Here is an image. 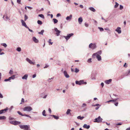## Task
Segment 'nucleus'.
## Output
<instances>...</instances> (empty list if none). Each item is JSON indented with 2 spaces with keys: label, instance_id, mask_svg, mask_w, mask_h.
Here are the masks:
<instances>
[{
  "label": "nucleus",
  "instance_id": "nucleus-1",
  "mask_svg": "<svg viewBox=\"0 0 130 130\" xmlns=\"http://www.w3.org/2000/svg\"><path fill=\"white\" fill-rule=\"evenodd\" d=\"M102 51L100 50L93 54L92 57L93 58H95V57L98 61H101L102 60V58L100 55L102 54Z\"/></svg>",
  "mask_w": 130,
  "mask_h": 130
},
{
  "label": "nucleus",
  "instance_id": "nucleus-2",
  "mask_svg": "<svg viewBox=\"0 0 130 130\" xmlns=\"http://www.w3.org/2000/svg\"><path fill=\"white\" fill-rule=\"evenodd\" d=\"M19 126L21 128L24 130H31L29 125H20Z\"/></svg>",
  "mask_w": 130,
  "mask_h": 130
},
{
  "label": "nucleus",
  "instance_id": "nucleus-3",
  "mask_svg": "<svg viewBox=\"0 0 130 130\" xmlns=\"http://www.w3.org/2000/svg\"><path fill=\"white\" fill-rule=\"evenodd\" d=\"M32 110V108L30 106H26L23 108V110L24 111L29 112Z\"/></svg>",
  "mask_w": 130,
  "mask_h": 130
},
{
  "label": "nucleus",
  "instance_id": "nucleus-4",
  "mask_svg": "<svg viewBox=\"0 0 130 130\" xmlns=\"http://www.w3.org/2000/svg\"><path fill=\"white\" fill-rule=\"evenodd\" d=\"M96 47V44L95 43H90L89 45V48L93 50Z\"/></svg>",
  "mask_w": 130,
  "mask_h": 130
},
{
  "label": "nucleus",
  "instance_id": "nucleus-5",
  "mask_svg": "<svg viewBox=\"0 0 130 130\" xmlns=\"http://www.w3.org/2000/svg\"><path fill=\"white\" fill-rule=\"evenodd\" d=\"M94 120L95 121H94V122L99 123L102 122L103 119L101 118V117L99 116L97 118H95Z\"/></svg>",
  "mask_w": 130,
  "mask_h": 130
},
{
  "label": "nucleus",
  "instance_id": "nucleus-6",
  "mask_svg": "<svg viewBox=\"0 0 130 130\" xmlns=\"http://www.w3.org/2000/svg\"><path fill=\"white\" fill-rule=\"evenodd\" d=\"M26 60L31 64L35 65V62H33L32 61L28 58H26Z\"/></svg>",
  "mask_w": 130,
  "mask_h": 130
},
{
  "label": "nucleus",
  "instance_id": "nucleus-7",
  "mask_svg": "<svg viewBox=\"0 0 130 130\" xmlns=\"http://www.w3.org/2000/svg\"><path fill=\"white\" fill-rule=\"evenodd\" d=\"M73 33H71L67 35V36H63V37L67 40L69 39L71 36L73 35Z\"/></svg>",
  "mask_w": 130,
  "mask_h": 130
},
{
  "label": "nucleus",
  "instance_id": "nucleus-8",
  "mask_svg": "<svg viewBox=\"0 0 130 130\" xmlns=\"http://www.w3.org/2000/svg\"><path fill=\"white\" fill-rule=\"evenodd\" d=\"M54 30L56 32V34L57 36H58L60 35V31L58 30L57 28H54Z\"/></svg>",
  "mask_w": 130,
  "mask_h": 130
},
{
  "label": "nucleus",
  "instance_id": "nucleus-9",
  "mask_svg": "<svg viewBox=\"0 0 130 130\" xmlns=\"http://www.w3.org/2000/svg\"><path fill=\"white\" fill-rule=\"evenodd\" d=\"M83 82L84 80H80L79 81H75L76 84H78L79 85H80L83 84Z\"/></svg>",
  "mask_w": 130,
  "mask_h": 130
},
{
  "label": "nucleus",
  "instance_id": "nucleus-10",
  "mask_svg": "<svg viewBox=\"0 0 130 130\" xmlns=\"http://www.w3.org/2000/svg\"><path fill=\"white\" fill-rule=\"evenodd\" d=\"M3 18L5 20L7 21L8 20H10V19L7 15H4Z\"/></svg>",
  "mask_w": 130,
  "mask_h": 130
},
{
  "label": "nucleus",
  "instance_id": "nucleus-11",
  "mask_svg": "<svg viewBox=\"0 0 130 130\" xmlns=\"http://www.w3.org/2000/svg\"><path fill=\"white\" fill-rule=\"evenodd\" d=\"M72 14H70L69 16H67L66 18V19L68 21H70L72 17Z\"/></svg>",
  "mask_w": 130,
  "mask_h": 130
},
{
  "label": "nucleus",
  "instance_id": "nucleus-12",
  "mask_svg": "<svg viewBox=\"0 0 130 130\" xmlns=\"http://www.w3.org/2000/svg\"><path fill=\"white\" fill-rule=\"evenodd\" d=\"M121 28L119 27H118L115 30V31L117 32L118 34H120L121 33Z\"/></svg>",
  "mask_w": 130,
  "mask_h": 130
},
{
  "label": "nucleus",
  "instance_id": "nucleus-13",
  "mask_svg": "<svg viewBox=\"0 0 130 130\" xmlns=\"http://www.w3.org/2000/svg\"><path fill=\"white\" fill-rule=\"evenodd\" d=\"M63 73L65 76L67 78L69 77V75L68 74L67 71H64L63 72Z\"/></svg>",
  "mask_w": 130,
  "mask_h": 130
},
{
  "label": "nucleus",
  "instance_id": "nucleus-14",
  "mask_svg": "<svg viewBox=\"0 0 130 130\" xmlns=\"http://www.w3.org/2000/svg\"><path fill=\"white\" fill-rule=\"evenodd\" d=\"M28 74H26L24 75V76L22 77V79H25L27 80L28 77Z\"/></svg>",
  "mask_w": 130,
  "mask_h": 130
},
{
  "label": "nucleus",
  "instance_id": "nucleus-15",
  "mask_svg": "<svg viewBox=\"0 0 130 130\" xmlns=\"http://www.w3.org/2000/svg\"><path fill=\"white\" fill-rule=\"evenodd\" d=\"M21 21L22 26H24L25 27H27V26L26 25V23L23 20H21Z\"/></svg>",
  "mask_w": 130,
  "mask_h": 130
},
{
  "label": "nucleus",
  "instance_id": "nucleus-16",
  "mask_svg": "<svg viewBox=\"0 0 130 130\" xmlns=\"http://www.w3.org/2000/svg\"><path fill=\"white\" fill-rule=\"evenodd\" d=\"M8 110L7 108L4 109H2L0 110V114H1L3 113H5L6 112V111Z\"/></svg>",
  "mask_w": 130,
  "mask_h": 130
},
{
  "label": "nucleus",
  "instance_id": "nucleus-17",
  "mask_svg": "<svg viewBox=\"0 0 130 130\" xmlns=\"http://www.w3.org/2000/svg\"><path fill=\"white\" fill-rule=\"evenodd\" d=\"M78 21L79 24H81L83 21V19L81 17H79L78 19Z\"/></svg>",
  "mask_w": 130,
  "mask_h": 130
},
{
  "label": "nucleus",
  "instance_id": "nucleus-18",
  "mask_svg": "<svg viewBox=\"0 0 130 130\" xmlns=\"http://www.w3.org/2000/svg\"><path fill=\"white\" fill-rule=\"evenodd\" d=\"M112 80L111 79H109L108 80H105V82L106 84H108L111 82Z\"/></svg>",
  "mask_w": 130,
  "mask_h": 130
},
{
  "label": "nucleus",
  "instance_id": "nucleus-19",
  "mask_svg": "<svg viewBox=\"0 0 130 130\" xmlns=\"http://www.w3.org/2000/svg\"><path fill=\"white\" fill-rule=\"evenodd\" d=\"M33 40L36 43H38L39 42V40L38 39H37L35 37L32 38Z\"/></svg>",
  "mask_w": 130,
  "mask_h": 130
},
{
  "label": "nucleus",
  "instance_id": "nucleus-20",
  "mask_svg": "<svg viewBox=\"0 0 130 130\" xmlns=\"http://www.w3.org/2000/svg\"><path fill=\"white\" fill-rule=\"evenodd\" d=\"M83 127L84 128L88 129L90 127V126L89 125H87V124H85L83 126Z\"/></svg>",
  "mask_w": 130,
  "mask_h": 130
},
{
  "label": "nucleus",
  "instance_id": "nucleus-21",
  "mask_svg": "<svg viewBox=\"0 0 130 130\" xmlns=\"http://www.w3.org/2000/svg\"><path fill=\"white\" fill-rule=\"evenodd\" d=\"M43 95H45V93H41V94H40L41 97L43 98H44V99L46 98L47 96V95H45L44 96H43Z\"/></svg>",
  "mask_w": 130,
  "mask_h": 130
},
{
  "label": "nucleus",
  "instance_id": "nucleus-22",
  "mask_svg": "<svg viewBox=\"0 0 130 130\" xmlns=\"http://www.w3.org/2000/svg\"><path fill=\"white\" fill-rule=\"evenodd\" d=\"M91 78L92 80H95V75L93 74H92L91 75Z\"/></svg>",
  "mask_w": 130,
  "mask_h": 130
},
{
  "label": "nucleus",
  "instance_id": "nucleus-23",
  "mask_svg": "<svg viewBox=\"0 0 130 130\" xmlns=\"http://www.w3.org/2000/svg\"><path fill=\"white\" fill-rule=\"evenodd\" d=\"M20 123L21 122H20L17 121H14L13 125H16L19 124H20Z\"/></svg>",
  "mask_w": 130,
  "mask_h": 130
},
{
  "label": "nucleus",
  "instance_id": "nucleus-24",
  "mask_svg": "<svg viewBox=\"0 0 130 130\" xmlns=\"http://www.w3.org/2000/svg\"><path fill=\"white\" fill-rule=\"evenodd\" d=\"M89 9L91 11L93 12H95V10L93 7H89Z\"/></svg>",
  "mask_w": 130,
  "mask_h": 130
},
{
  "label": "nucleus",
  "instance_id": "nucleus-25",
  "mask_svg": "<svg viewBox=\"0 0 130 130\" xmlns=\"http://www.w3.org/2000/svg\"><path fill=\"white\" fill-rule=\"evenodd\" d=\"M125 74L126 76H127L130 75V70H128L125 73Z\"/></svg>",
  "mask_w": 130,
  "mask_h": 130
},
{
  "label": "nucleus",
  "instance_id": "nucleus-26",
  "mask_svg": "<svg viewBox=\"0 0 130 130\" xmlns=\"http://www.w3.org/2000/svg\"><path fill=\"white\" fill-rule=\"evenodd\" d=\"M50 116H51L53 117L55 119L57 120L59 118V117H58L57 116H56L54 115H50Z\"/></svg>",
  "mask_w": 130,
  "mask_h": 130
},
{
  "label": "nucleus",
  "instance_id": "nucleus-27",
  "mask_svg": "<svg viewBox=\"0 0 130 130\" xmlns=\"http://www.w3.org/2000/svg\"><path fill=\"white\" fill-rule=\"evenodd\" d=\"M71 111V110L70 109H68L66 112V114L67 115H69V114H71V113L70 112Z\"/></svg>",
  "mask_w": 130,
  "mask_h": 130
},
{
  "label": "nucleus",
  "instance_id": "nucleus-28",
  "mask_svg": "<svg viewBox=\"0 0 130 130\" xmlns=\"http://www.w3.org/2000/svg\"><path fill=\"white\" fill-rule=\"evenodd\" d=\"M53 20L54 24H56L58 22V20L55 19H53Z\"/></svg>",
  "mask_w": 130,
  "mask_h": 130
},
{
  "label": "nucleus",
  "instance_id": "nucleus-29",
  "mask_svg": "<svg viewBox=\"0 0 130 130\" xmlns=\"http://www.w3.org/2000/svg\"><path fill=\"white\" fill-rule=\"evenodd\" d=\"M84 117H81L80 116H78L77 117V118L78 119H79L80 120H82L84 118Z\"/></svg>",
  "mask_w": 130,
  "mask_h": 130
},
{
  "label": "nucleus",
  "instance_id": "nucleus-30",
  "mask_svg": "<svg viewBox=\"0 0 130 130\" xmlns=\"http://www.w3.org/2000/svg\"><path fill=\"white\" fill-rule=\"evenodd\" d=\"M52 41L51 39H49L48 41V43L49 45H52L53 43V42H51V41Z\"/></svg>",
  "mask_w": 130,
  "mask_h": 130
},
{
  "label": "nucleus",
  "instance_id": "nucleus-31",
  "mask_svg": "<svg viewBox=\"0 0 130 130\" xmlns=\"http://www.w3.org/2000/svg\"><path fill=\"white\" fill-rule=\"evenodd\" d=\"M15 75H13L9 77L10 78V80H11V79H14L15 78Z\"/></svg>",
  "mask_w": 130,
  "mask_h": 130
},
{
  "label": "nucleus",
  "instance_id": "nucleus-32",
  "mask_svg": "<svg viewBox=\"0 0 130 130\" xmlns=\"http://www.w3.org/2000/svg\"><path fill=\"white\" fill-rule=\"evenodd\" d=\"M44 31V30H42L40 32H38V33L39 34H40L43 35Z\"/></svg>",
  "mask_w": 130,
  "mask_h": 130
},
{
  "label": "nucleus",
  "instance_id": "nucleus-33",
  "mask_svg": "<svg viewBox=\"0 0 130 130\" xmlns=\"http://www.w3.org/2000/svg\"><path fill=\"white\" fill-rule=\"evenodd\" d=\"M1 45L6 48L7 46V45L5 43H2L1 44Z\"/></svg>",
  "mask_w": 130,
  "mask_h": 130
},
{
  "label": "nucleus",
  "instance_id": "nucleus-34",
  "mask_svg": "<svg viewBox=\"0 0 130 130\" xmlns=\"http://www.w3.org/2000/svg\"><path fill=\"white\" fill-rule=\"evenodd\" d=\"M16 50L19 52H20L21 51V48L20 47H18L16 49Z\"/></svg>",
  "mask_w": 130,
  "mask_h": 130
},
{
  "label": "nucleus",
  "instance_id": "nucleus-35",
  "mask_svg": "<svg viewBox=\"0 0 130 130\" xmlns=\"http://www.w3.org/2000/svg\"><path fill=\"white\" fill-rule=\"evenodd\" d=\"M39 25H42V22L40 20H38L37 21Z\"/></svg>",
  "mask_w": 130,
  "mask_h": 130
},
{
  "label": "nucleus",
  "instance_id": "nucleus-36",
  "mask_svg": "<svg viewBox=\"0 0 130 130\" xmlns=\"http://www.w3.org/2000/svg\"><path fill=\"white\" fill-rule=\"evenodd\" d=\"M45 110H44L42 112V114L43 116H46V115L45 114Z\"/></svg>",
  "mask_w": 130,
  "mask_h": 130
},
{
  "label": "nucleus",
  "instance_id": "nucleus-37",
  "mask_svg": "<svg viewBox=\"0 0 130 130\" xmlns=\"http://www.w3.org/2000/svg\"><path fill=\"white\" fill-rule=\"evenodd\" d=\"M38 16L43 19H44V15L42 14H39L38 15Z\"/></svg>",
  "mask_w": 130,
  "mask_h": 130
},
{
  "label": "nucleus",
  "instance_id": "nucleus-38",
  "mask_svg": "<svg viewBox=\"0 0 130 130\" xmlns=\"http://www.w3.org/2000/svg\"><path fill=\"white\" fill-rule=\"evenodd\" d=\"M6 118L5 116H0V120L5 119Z\"/></svg>",
  "mask_w": 130,
  "mask_h": 130
},
{
  "label": "nucleus",
  "instance_id": "nucleus-39",
  "mask_svg": "<svg viewBox=\"0 0 130 130\" xmlns=\"http://www.w3.org/2000/svg\"><path fill=\"white\" fill-rule=\"evenodd\" d=\"M116 4L115 5L114 7L115 8H117L119 6V4H118L117 2H115Z\"/></svg>",
  "mask_w": 130,
  "mask_h": 130
},
{
  "label": "nucleus",
  "instance_id": "nucleus-40",
  "mask_svg": "<svg viewBox=\"0 0 130 130\" xmlns=\"http://www.w3.org/2000/svg\"><path fill=\"white\" fill-rule=\"evenodd\" d=\"M28 18V17L27 15H26V14L25 15L24 17V21H26V20Z\"/></svg>",
  "mask_w": 130,
  "mask_h": 130
},
{
  "label": "nucleus",
  "instance_id": "nucleus-41",
  "mask_svg": "<svg viewBox=\"0 0 130 130\" xmlns=\"http://www.w3.org/2000/svg\"><path fill=\"white\" fill-rule=\"evenodd\" d=\"M91 60L92 59L91 58H90L88 59L87 60V62L89 63H91L92 62Z\"/></svg>",
  "mask_w": 130,
  "mask_h": 130
},
{
  "label": "nucleus",
  "instance_id": "nucleus-42",
  "mask_svg": "<svg viewBox=\"0 0 130 130\" xmlns=\"http://www.w3.org/2000/svg\"><path fill=\"white\" fill-rule=\"evenodd\" d=\"M98 28L99 29L100 31H102L104 30V29L103 28L99 27Z\"/></svg>",
  "mask_w": 130,
  "mask_h": 130
},
{
  "label": "nucleus",
  "instance_id": "nucleus-43",
  "mask_svg": "<svg viewBox=\"0 0 130 130\" xmlns=\"http://www.w3.org/2000/svg\"><path fill=\"white\" fill-rule=\"evenodd\" d=\"M18 113L20 115H21L22 116H24V115L21 112H20L19 111H17Z\"/></svg>",
  "mask_w": 130,
  "mask_h": 130
},
{
  "label": "nucleus",
  "instance_id": "nucleus-44",
  "mask_svg": "<svg viewBox=\"0 0 130 130\" xmlns=\"http://www.w3.org/2000/svg\"><path fill=\"white\" fill-rule=\"evenodd\" d=\"M75 72L76 73L78 72L79 71V70L77 68H75Z\"/></svg>",
  "mask_w": 130,
  "mask_h": 130
},
{
  "label": "nucleus",
  "instance_id": "nucleus-45",
  "mask_svg": "<svg viewBox=\"0 0 130 130\" xmlns=\"http://www.w3.org/2000/svg\"><path fill=\"white\" fill-rule=\"evenodd\" d=\"M10 79L9 77L8 79H6L4 80V81L5 82H7L8 81H9L10 82Z\"/></svg>",
  "mask_w": 130,
  "mask_h": 130
},
{
  "label": "nucleus",
  "instance_id": "nucleus-46",
  "mask_svg": "<svg viewBox=\"0 0 130 130\" xmlns=\"http://www.w3.org/2000/svg\"><path fill=\"white\" fill-rule=\"evenodd\" d=\"M9 73L10 74H13V71L12 70H10L9 72Z\"/></svg>",
  "mask_w": 130,
  "mask_h": 130
},
{
  "label": "nucleus",
  "instance_id": "nucleus-47",
  "mask_svg": "<svg viewBox=\"0 0 130 130\" xmlns=\"http://www.w3.org/2000/svg\"><path fill=\"white\" fill-rule=\"evenodd\" d=\"M120 10H122L123 8V7L122 6L120 5Z\"/></svg>",
  "mask_w": 130,
  "mask_h": 130
},
{
  "label": "nucleus",
  "instance_id": "nucleus-48",
  "mask_svg": "<svg viewBox=\"0 0 130 130\" xmlns=\"http://www.w3.org/2000/svg\"><path fill=\"white\" fill-rule=\"evenodd\" d=\"M49 67V65L47 64H45V66L44 67V68H48Z\"/></svg>",
  "mask_w": 130,
  "mask_h": 130
},
{
  "label": "nucleus",
  "instance_id": "nucleus-49",
  "mask_svg": "<svg viewBox=\"0 0 130 130\" xmlns=\"http://www.w3.org/2000/svg\"><path fill=\"white\" fill-rule=\"evenodd\" d=\"M24 116H26L27 117H29L30 118H31V117L30 116H29V115H26V114H25L24 115Z\"/></svg>",
  "mask_w": 130,
  "mask_h": 130
},
{
  "label": "nucleus",
  "instance_id": "nucleus-50",
  "mask_svg": "<svg viewBox=\"0 0 130 130\" xmlns=\"http://www.w3.org/2000/svg\"><path fill=\"white\" fill-rule=\"evenodd\" d=\"M21 0H17V2L19 4H20Z\"/></svg>",
  "mask_w": 130,
  "mask_h": 130
},
{
  "label": "nucleus",
  "instance_id": "nucleus-51",
  "mask_svg": "<svg viewBox=\"0 0 130 130\" xmlns=\"http://www.w3.org/2000/svg\"><path fill=\"white\" fill-rule=\"evenodd\" d=\"M100 106L99 104H96L95 105H92V106Z\"/></svg>",
  "mask_w": 130,
  "mask_h": 130
},
{
  "label": "nucleus",
  "instance_id": "nucleus-52",
  "mask_svg": "<svg viewBox=\"0 0 130 130\" xmlns=\"http://www.w3.org/2000/svg\"><path fill=\"white\" fill-rule=\"evenodd\" d=\"M104 29L105 30H108L109 31H110V30L109 29L108 27H106Z\"/></svg>",
  "mask_w": 130,
  "mask_h": 130
},
{
  "label": "nucleus",
  "instance_id": "nucleus-53",
  "mask_svg": "<svg viewBox=\"0 0 130 130\" xmlns=\"http://www.w3.org/2000/svg\"><path fill=\"white\" fill-rule=\"evenodd\" d=\"M85 25L86 27H87L88 26V24L86 23H85Z\"/></svg>",
  "mask_w": 130,
  "mask_h": 130
},
{
  "label": "nucleus",
  "instance_id": "nucleus-54",
  "mask_svg": "<svg viewBox=\"0 0 130 130\" xmlns=\"http://www.w3.org/2000/svg\"><path fill=\"white\" fill-rule=\"evenodd\" d=\"M61 14L59 13H58L57 14V15H56V17H58L59 16H61Z\"/></svg>",
  "mask_w": 130,
  "mask_h": 130
},
{
  "label": "nucleus",
  "instance_id": "nucleus-55",
  "mask_svg": "<svg viewBox=\"0 0 130 130\" xmlns=\"http://www.w3.org/2000/svg\"><path fill=\"white\" fill-rule=\"evenodd\" d=\"M126 63H125L123 65V67L125 68H126L127 67V65L126 66Z\"/></svg>",
  "mask_w": 130,
  "mask_h": 130
},
{
  "label": "nucleus",
  "instance_id": "nucleus-56",
  "mask_svg": "<svg viewBox=\"0 0 130 130\" xmlns=\"http://www.w3.org/2000/svg\"><path fill=\"white\" fill-rule=\"evenodd\" d=\"M86 104L85 103H83L82 104V107H83L84 106H86Z\"/></svg>",
  "mask_w": 130,
  "mask_h": 130
},
{
  "label": "nucleus",
  "instance_id": "nucleus-57",
  "mask_svg": "<svg viewBox=\"0 0 130 130\" xmlns=\"http://www.w3.org/2000/svg\"><path fill=\"white\" fill-rule=\"evenodd\" d=\"M36 74H35L32 75V78H34L36 77Z\"/></svg>",
  "mask_w": 130,
  "mask_h": 130
},
{
  "label": "nucleus",
  "instance_id": "nucleus-58",
  "mask_svg": "<svg viewBox=\"0 0 130 130\" xmlns=\"http://www.w3.org/2000/svg\"><path fill=\"white\" fill-rule=\"evenodd\" d=\"M48 111L50 113H51V110L50 108H49L48 109Z\"/></svg>",
  "mask_w": 130,
  "mask_h": 130
},
{
  "label": "nucleus",
  "instance_id": "nucleus-59",
  "mask_svg": "<svg viewBox=\"0 0 130 130\" xmlns=\"http://www.w3.org/2000/svg\"><path fill=\"white\" fill-rule=\"evenodd\" d=\"M47 15L48 16H50V15L51 16V18H53V15L52 14H47Z\"/></svg>",
  "mask_w": 130,
  "mask_h": 130
},
{
  "label": "nucleus",
  "instance_id": "nucleus-60",
  "mask_svg": "<svg viewBox=\"0 0 130 130\" xmlns=\"http://www.w3.org/2000/svg\"><path fill=\"white\" fill-rule=\"evenodd\" d=\"M101 86H102V87H103L104 86V84L103 83H102L101 84Z\"/></svg>",
  "mask_w": 130,
  "mask_h": 130
},
{
  "label": "nucleus",
  "instance_id": "nucleus-61",
  "mask_svg": "<svg viewBox=\"0 0 130 130\" xmlns=\"http://www.w3.org/2000/svg\"><path fill=\"white\" fill-rule=\"evenodd\" d=\"M27 7L30 10H31L32 9V8L30 7L27 6Z\"/></svg>",
  "mask_w": 130,
  "mask_h": 130
},
{
  "label": "nucleus",
  "instance_id": "nucleus-62",
  "mask_svg": "<svg viewBox=\"0 0 130 130\" xmlns=\"http://www.w3.org/2000/svg\"><path fill=\"white\" fill-rule=\"evenodd\" d=\"M59 62H60V61L59 60H57V64L58 65H60V64H59Z\"/></svg>",
  "mask_w": 130,
  "mask_h": 130
},
{
  "label": "nucleus",
  "instance_id": "nucleus-63",
  "mask_svg": "<svg viewBox=\"0 0 130 130\" xmlns=\"http://www.w3.org/2000/svg\"><path fill=\"white\" fill-rule=\"evenodd\" d=\"M14 121H10L9 122V123H10L11 124H13Z\"/></svg>",
  "mask_w": 130,
  "mask_h": 130
},
{
  "label": "nucleus",
  "instance_id": "nucleus-64",
  "mask_svg": "<svg viewBox=\"0 0 130 130\" xmlns=\"http://www.w3.org/2000/svg\"><path fill=\"white\" fill-rule=\"evenodd\" d=\"M118 103L117 102V103H115L114 104L116 106H117L118 105Z\"/></svg>",
  "mask_w": 130,
  "mask_h": 130
}]
</instances>
